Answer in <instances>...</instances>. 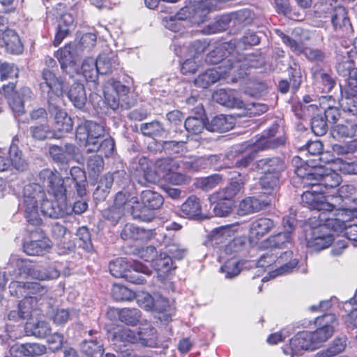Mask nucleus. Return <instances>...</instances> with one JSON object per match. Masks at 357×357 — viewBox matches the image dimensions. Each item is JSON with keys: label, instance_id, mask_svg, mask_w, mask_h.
<instances>
[{"label": "nucleus", "instance_id": "1", "mask_svg": "<svg viewBox=\"0 0 357 357\" xmlns=\"http://www.w3.org/2000/svg\"><path fill=\"white\" fill-rule=\"evenodd\" d=\"M23 204L25 218L32 225H40L43 222L38 213L39 208L43 213L52 215V211H50L53 208L52 202L47 198L45 190L38 182L29 183L24 188Z\"/></svg>", "mask_w": 357, "mask_h": 357}, {"label": "nucleus", "instance_id": "2", "mask_svg": "<svg viewBox=\"0 0 357 357\" xmlns=\"http://www.w3.org/2000/svg\"><path fill=\"white\" fill-rule=\"evenodd\" d=\"M179 164L172 158H162L155 162L146 157L139 160L138 166L134 172V176L140 185L155 183L164 178L173 171H178Z\"/></svg>", "mask_w": 357, "mask_h": 357}, {"label": "nucleus", "instance_id": "3", "mask_svg": "<svg viewBox=\"0 0 357 357\" xmlns=\"http://www.w3.org/2000/svg\"><path fill=\"white\" fill-rule=\"evenodd\" d=\"M301 204L310 211H314L310 218H319V220L326 222L327 225L335 229L342 226L343 222L340 221V218L335 217L336 213H333L335 205L328 202L323 192L318 188H312L311 186L310 190L304 192L301 195Z\"/></svg>", "mask_w": 357, "mask_h": 357}, {"label": "nucleus", "instance_id": "4", "mask_svg": "<svg viewBox=\"0 0 357 357\" xmlns=\"http://www.w3.org/2000/svg\"><path fill=\"white\" fill-rule=\"evenodd\" d=\"M35 179L53 197L54 201L58 204V207L62 209L66 206L67 189L64 178L56 168L41 169Z\"/></svg>", "mask_w": 357, "mask_h": 357}, {"label": "nucleus", "instance_id": "5", "mask_svg": "<svg viewBox=\"0 0 357 357\" xmlns=\"http://www.w3.org/2000/svg\"><path fill=\"white\" fill-rule=\"evenodd\" d=\"M310 229L305 231V238L307 247L315 251L328 248L333 241V236L328 231H337L343 227L335 229L326 225V222L319 220V218H309L307 221Z\"/></svg>", "mask_w": 357, "mask_h": 357}, {"label": "nucleus", "instance_id": "6", "mask_svg": "<svg viewBox=\"0 0 357 357\" xmlns=\"http://www.w3.org/2000/svg\"><path fill=\"white\" fill-rule=\"evenodd\" d=\"M321 169H313L309 172H303L302 167L294 169L295 174L304 180L305 184L318 188L325 194L328 190L335 188L342 182L341 176L334 171L323 174Z\"/></svg>", "mask_w": 357, "mask_h": 357}, {"label": "nucleus", "instance_id": "7", "mask_svg": "<svg viewBox=\"0 0 357 357\" xmlns=\"http://www.w3.org/2000/svg\"><path fill=\"white\" fill-rule=\"evenodd\" d=\"M236 49V40L219 43L206 54L205 62L208 65L218 66L215 68L218 70H227V73L230 74L235 69L233 54Z\"/></svg>", "mask_w": 357, "mask_h": 357}, {"label": "nucleus", "instance_id": "8", "mask_svg": "<svg viewBox=\"0 0 357 357\" xmlns=\"http://www.w3.org/2000/svg\"><path fill=\"white\" fill-rule=\"evenodd\" d=\"M42 78L43 81L40 83V89L47 93L49 105L58 107L59 103L62 101L64 91L63 80L47 68L43 70Z\"/></svg>", "mask_w": 357, "mask_h": 357}, {"label": "nucleus", "instance_id": "9", "mask_svg": "<svg viewBox=\"0 0 357 357\" xmlns=\"http://www.w3.org/2000/svg\"><path fill=\"white\" fill-rule=\"evenodd\" d=\"M335 317L333 314L326 313L315 319L314 324L317 328L310 332V338L314 349L319 348L324 342L327 341L334 332L333 323Z\"/></svg>", "mask_w": 357, "mask_h": 357}, {"label": "nucleus", "instance_id": "10", "mask_svg": "<svg viewBox=\"0 0 357 357\" xmlns=\"http://www.w3.org/2000/svg\"><path fill=\"white\" fill-rule=\"evenodd\" d=\"M313 85L322 93H330L336 85V79L331 68L316 64L310 68Z\"/></svg>", "mask_w": 357, "mask_h": 357}, {"label": "nucleus", "instance_id": "11", "mask_svg": "<svg viewBox=\"0 0 357 357\" xmlns=\"http://www.w3.org/2000/svg\"><path fill=\"white\" fill-rule=\"evenodd\" d=\"M314 350L315 349L310 338V331H307L298 332L282 347L284 354L291 357L300 356L305 351Z\"/></svg>", "mask_w": 357, "mask_h": 357}, {"label": "nucleus", "instance_id": "12", "mask_svg": "<svg viewBox=\"0 0 357 357\" xmlns=\"http://www.w3.org/2000/svg\"><path fill=\"white\" fill-rule=\"evenodd\" d=\"M275 227L274 221L268 218L261 217L252 222L248 231V240L251 244L258 242Z\"/></svg>", "mask_w": 357, "mask_h": 357}, {"label": "nucleus", "instance_id": "13", "mask_svg": "<svg viewBox=\"0 0 357 357\" xmlns=\"http://www.w3.org/2000/svg\"><path fill=\"white\" fill-rule=\"evenodd\" d=\"M157 234L155 229H146L134 224L127 223L121 230V237L125 241L146 242L155 238Z\"/></svg>", "mask_w": 357, "mask_h": 357}, {"label": "nucleus", "instance_id": "14", "mask_svg": "<svg viewBox=\"0 0 357 357\" xmlns=\"http://www.w3.org/2000/svg\"><path fill=\"white\" fill-rule=\"evenodd\" d=\"M128 91L129 88L120 81L112 80L110 86H105L104 89L105 102L111 109L116 110L122 106L121 103L122 95H126Z\"/></svg>", "mask_w": 357, "mask_h": 357}, {"label": "nucleus", "instance_id": "15", "mask_svg": "<svg viewBox=\"0 0 357 357\" xmlns=\"http://www.w3.org/2000/svg\"><path fill=\"white\" fill-rule=\"evenodd\" d=\"M279 126L273 124L264 130L260 137L256 140L255 146L258 150H266L278 148L285 144L286 139L283 137L274 138Z\"/></svg>", "mask_w": 357, "mask_h": 357}, {"label": "nucleus", "instance_id": "16", "mask_svg": "<svg viewBox=\"0 0 357 357\" xmlns=\"http://www.w3.org/2000/svg\"><path fill=\"white\" fill-rule=\"evenodd\" d=\"M325 18H330L331 24L335 31L347 27L351 25L348 12L347 9L342 6L332 7L329 5L326 11L322 15Z\"/></svg>", "mask_w": 357, "mask_h": 357}, {"label": "nucleus", "instance_id": "17", "mask_svg": "<svg viewBox=\"0 0 357 357\" xmlns=\"http://www.w3.org/2000/svg\"><path fill=\"white\" fill-rule=\"evenodd\" d=\"M63 73H68L69 66L75 67L77 63V49L74 45L67 43L59 48L54 54Z\"/></svg>", "mask_w": 357, "mask_h": 357}, {"label": "nucleus", "instance_id": "18", "mask_svg": "<svg viewBox=\"0 0 357 357\" xmlns=\"http://www.w3.org/2000/svg\"><path fill=\"white\" fill-rule=\"evenodd\" d=\"M10 351L14 357H37L45 354L47 348L38 343L15 344Z\"/></svg>", "mask_w": 357, "mask_h": 357}, {"label": "nucleus", "instance_id": "19", "mask_svg": "<svg viewBox=\"0 0 357 357\" xmlns=\"http://www.w3.org/2000/svg\"><path fill=\"white\" fill-rule=\"evenodd\" d=\"M208 200L213 206V211L215 215L218 217L228 216L233 211L236 204L235 200L225 198L215 192L209 196Z\"/></svg>", "mask_w": 357, "mask_h": 357}, {"label": "nucleus", "instance_id": "20", "mask_svg": "<svg viewBox=\"0 0 357 357\" xmlns=\"http://www.w3.org/2000/svg\"><path fill=\"white\" fill-rule=\"evenodd\" d=\"M2 91L12 110L18 115L22 114L24 112V105L16 89V82H8L3 85Z\"/></svg>", "mask_w": 357, "mask_h": 357}, {"label": "nucleus", "instance_id": "21", "mask_svg": "<svg viewBox=\"0 0 357 357\" xmlns=\"http://www.w3.org/2000/svg\"><path fill=\"white\" fill-rule=\"evenodd\" d=\"M176 139L164 141L162 147L165 153L169 155L182 154L187 152L186 144L188 141V135L183 130L176 131L174 135Z\"/></svg>", "mask_w": 357, "mask_h": 357}, {"label": "nucleus", "instance_id": "22", "mask_svg": "<svg viewBox=\"0 0 357 357\" xmlns=\"http://www.w3.org/2000/svg\"><path fill=\"white\" fill-rule=\"evenodd\" d=\"M256 167L259 172L270 173L282 176V173L287 167L283 159L275 156L260 159L257 161Z\"/></svg>", "mask_w": 357, "mask_h": 357}, {"label": "nucleus", "instance_id": "23", "mask_svg": "<svg viewBox=\"0 0 357 357\" xmlns=\"http://www.w3.org/2000/svg\"><path fill=\"white\" fill-rule=\"evenodd\" d=\"M213 98L215 102L227 107L241 109L244 107L243 102L236 96L234 90L218 89L214 92Z\"/></svg>", "mask_w": 357, "mask_h": 357}, {"label": "nucleus", "instance_id": "24", "mask_svg": "<svg viewBox=\"0 0 357 357\" xmlns=\"http://www.w3.org/2000/svg\"><path fill=\"white\" fill-rule=\"evenodd\" d=\"M268 206V203L256 197H246L240 201L237 213L244 216L259 212Z\"/></svg>", "mask_w": 357, "mask_h": 357}, {"label": "nucleus", "instance_id": "25", "mask_svg": "<svg viewBox=\"0 0 357 357\" xmlns=\"http://www.w3.org/2000/svg\"><path fill=\"white\" fill-rule=\"evenodd\" d=\"M96 63L98 73L108 75L117 69L119 66V60L116 54L102 53L99 54L96 60Z\"/></svg>", "mask_w": 357, "mask_h": 357}, {"label": "nucleus", "instance_id": "26", "mask_svg": "<svg viewBox=\"0 0 357 357\" xmlns=\"http://www.w3.org/2000/svg\"><path fill=\"white\" fill-rule=\"evenodd\" d=\"M229 75L227 73V70L208 69L195 78V84L198 87L206 89L220 79H225Z\"/></svg>", "mask_w": 357, "mask_h": 357}, {"label": "nucleus", "instance_id": "27", "mask_svg": "<svg viewBox=\"0 0 357 357\" xmlns=\"http://www.w3.org/2000/svg\"><path fill=\"white\" fill-rule=\"evenodd\" d=\"M39 236L37 239H31L29 242H26L23 245L24 252L31 256H38L43 255L48 249L50 248V241L43 234H38Z\"/></svg>", "mask_w": 357, "mask_h": 357}, {"label": "nucleus", "instance_id": "28", "mask_svg": "<svg viewBox=\"0 0 357 357\" xmlns=\"http://www.w3.org/2000/svg\"><path fill=\"white\" fill-rule=\"evenodd\" d=\"M235 68L248 70L252 68H259L264 66L265 59L261 52H255L241 56L234 60Z\"/></svg>", "mask_w": 357, "mask_h": 357}, {"label": "nucleus", "instance_id": "29", "mask_svg": "<svg viewBox=\"0 0 357 357\" xmlns=\"http://www.w3.org/2000/svg\"><path fill=\"white\" fill-rule=\"evenodd\" d=\"M201 213L200 199L194 195L189 196L179 208V215L185 218L192 219L199 216Z\"/></svg>", "mask_w": 357, "mask_h": 357}, {"label": "nucleus", "instance_id": "30", "mask_svg": "<svg viewBox=\"0 0 357 357\" xmlns=\"http://www.w3.org/2000/svg\"><path fill=\"white\" fill-rule=\"evenodd\" d=\"M235 125L232 116L219 114L214 116L206 124V128L211 132H224L231 130Z\"/></svg>", "mask_w": 357, "mask_h": 357}, {"label": "nucleus", "instance_id": "31", "mask_svg": "<svg viewBox=\"0 0 357 357\" xmlns=\"http://www.w3.org/2000/svg\"><path fill=\"white\" fill-rule=\"evenodd\" d=\"M3 45L6 52L12 54H19L23 51V45L18 34L14 30L6 29L1 35Z\"/></svg>", "mask_w": 357, "mask_h": 357}, {"label": "nucleus", "instance_id": "32", "mask_svg": "<svg viewBox=\"0 0 357 357\" xmlns=\"http://www.w3.org/2000/svg\"><path fill=\"white\" fill-rule=\"evenodd\" d=\"M151 271L145 265L139 262H134L130 264L124 279L132 284H142L146 282V279L142 273L149 275Z\"/></svg>", "mask_w": 357, "mask_h": 357}, {"label": "nucleus", "instance_id": "33", "mask_svg": "<svg viewBox=\"0 0 357 357\" xmlns=\"http://www.w3.org/2000/svg\"><path fill=\"white\" fill-rule=\"evenodd\" d=\"M54 116V131L58 132V137H62L65 134L73 130V122L68 113L63 109H57Z\"/></svg>", "mask_w": 357, "mask_h": 357}, {"label": "nucleus", "instance_id": "34", "mask_svg": "<svg viewBox=\"0 0 357 357\" xmlns=\"http://www.w3.org/2000/svg\"><path fill=\"white\" fill-rule=\"evenodd\" d=\"M112 340L114 344L126 346L130 344L137 343L139 337L135 331L121 326L113 333Z\"/></svg>", "mask_w": 357, "mask_h": 357}, {"label": "nucleus", "instance_id": "35", "mask_svg": "<svg viewBox=\"0 0 357 357\" xmlns=\"http://www.w3.org/2000/svg\"><path fill=\"white\" fill-rule=\"evenodd\" d=\"M298 263V259L294 257V253L291 250H287L282 253L279 257L277 256L275 266L280 273H289L295 268Z\"/></svg>", "mask_w": 357, "mask_h": 357}, {"label": "nucleus", "instance_id": "36", "mask_svg": "<svg viewBox=\"0 0 357 357\" xmlns=\"http://www.w3.org/2000/svg\"><path fill=\"white\" fill-rule=\"evenodd\" d=\"M140 201L145 208L152 211L159 209L164 204L163 197L151 190H144L141 192Z\"/></svg>", "mask_w": 357, "mask_h": 357}, {"label": "nucleus", "instance_id": "37", "mask_svg": "<svg viewBox=\"0 0 357 357\" xmlns=\"http://www.w3.org/2000/svg\"><path fill=\"white\" fill-rule=\"evenodd\" d=\"M68 97L76 108H84L86 102L84 85L79 82H74L68 92Z\"/></svg>", "mask_w": 357, "mask_h": 357}, {"label": "nucleus", "instance_id": "38", "mask_svg": "<svg viewBox=\"0 0 357 357\" xmlns=\"http://www.w3.org/2000/svg\"><path fill=\"white\" fill-rule=\"evenodd\" d=\"M253 13L249 9H241L236 12L230 13L227 16H222L217 22L222 23L224 26L222 29H225L228 23L234 20L239 24L245 25L250 24L252 21Z\"/></svg>", "mask_w": 357, "mask_h": 357}, {"label": "nucleus", "instance_id": "39", "mask_svg": "<svg viewBox=\"0 0 357 357\" xmlns=\"http://www.w3.org/2000/svg\"><path fill=\"white\" fill-rule=\"evenodd\" d=\"M70 175L78 196L82 197L86 195L87 181L85 172L78 167H73L70 169Z\"/></svg>", "mask_w": 357, "mask_h": 357}, {"label": "nucleus", "instance_id": "40", "mask_svg": "<svg viewBox=\"0 0 357 357\" xmlns=\"http://www.w3.org/2000/svg\"><path fill=\"white\" fill-rule=\"evenodd\" d=\"M291 239V234L289 231L279 232L270 236L263 242V246L273 250L275 248H282Z\"/></svg>", "mask_w": 357, "mask_h": 357}, {"label": "nucleus", "instance_id": "41", "mask_svg": "<svg viewBox=\"0 0 357 357\" xmlns=\"http://www.w3.org/2000/svg\"><path fill=\"white\" fill-rule=\"evenodd\" d=\"M136 333L139 337L138 342H139L142 345L149 347H156V330L153 326L139 327Z\"/></svg>", "mask_w": 357, "mask_h": 357}, {"label": "nucleus", "instance_id": "42", "mask_svg": "<svg viewBox=\"0 0 357 357\" xmlns=\"http://www.w3.org/2000/svg\"><path fill=\"white\" fill-rule=\"evenodd\" d=\"M260 174L261 176L259 182L263 190L267 191L268 193H271L280 188L281 176L266 172H260Z\"/></svg>", "mask_w": 357, "mask_h": 357}, {"label": "nucleus", "instance_id": "43", "mask_svg": "<svg viewBox=\"0 0 357 357\" xmlns=\"http://www.w3.org/2000/svg\"><path fill=\"white\" fill-rule=\"evenodd\" d=\"M114 146V140L112 138H106L101 142H99V140L92 142V145L88 148V151L100 152L105 157L107 158L113 154Z\"/></svg>", "mask_w": 357, "mask_h": 357}, {"label": "nucleus", "instance_id": "44", "mask_svg": "<svg viewBox=\"0 0 357 357\" xmlns=\"http://www.w3.org/2000/svg\"><path fill=\"white\" fill-rule=\"evenodd\" d=\"M205 159L206 168L210 167L215 170H220L233 167V162L229 161L228 157L222 154L205 156Z\"/></svg>", "mask_w": 357, "mask_h": 357}, {"label": "nucleus", "instance_id": "45", "mask_svg": "<svg viewBox=\"0 0 357 357\" xmlns=\"http://www.w3.org/2000/svg\"><path fill=\"white\" fill-rule=\"evenodd\" d=\"M75 146L73 144H66L65 149L57 145L50 146L49 153L52 160L56 163L67 164V151H74Z\"/></svg>", "mask_w": 357, "mask_h": 357}, {"label": "nucleus", "instance_id": "46", "mask_svg": "<svg viewBox=\"0 0 357 357\" xmlns=\"http://www.w3.org/2000/svg\"><path fill=\"white\" fill-rule=\"evenodd\" d=\"M142 313L139 310L132 307L121 308L120 321L127 326H137L141 319Z\"/></svg>", "mask_w": 357, "mask_h": 357}, {"label": "nucleus", "instance_id": "47", "mask_svg": "<svg viewBox=\"0 0 357 357\" xmlns=\"http://www.w3.org/2000/svg\"><path fill=\"white\" fill-rule=\"evenodd\" d=\"M332 135L337 138L354 137L357 135V123L347 121L346 124H337L333 128Z\"/></svg>", "mask_w": 357, "mask_h": 357}, {"label": "nucleus", "instance_id": "48", "mask_svg": "<svg viewBox=\"0 0 357 357\" xmlns=\"http://www.w3.org/2000/svg\"><path fill=\"white\" fill-rule=\"evenodd\" d=\"M154 268L160 275H168L176 267L173 266V261L170 256L160 254L154 261Z\"/></svg>", "mask_w": 357, "mask_h": 357}, {"label": "nucleus", "instance_id": "49", "mask_svg": "<svg viewBox=\"0 0 357 357\" xmlns=\"http://www.w3.org/2000/svg\"><path fill=\"white\" fill-rule=\"evenodd\" d=\"M287 72L292 89L294 91H298L303 82L301 65L297 61L293 62L287 68Z\"/></svg>", "mask_w": 357, "mask_h": 357}, {"label": "nucleus", "instance_id": "50", "mask_svg": "<svg viewBox=\"0 0 357 357\" xmlns=\"http://www.w3.org/2000/svg\"><path fill=\"white\" fill-rule=\"evenodd\" d=\"M234 227V225H227L213 229L211 231L213 239L220 243H225L234 236L237 231Z\"/></svg>", "mask_w": 357, "mask_h": 357}, {"label": "nucleus", "instance_id": "51", "mask_svg": "<svg viewBox=\"0 0 357 357\" xmlns=\"http://www.w3.org/2000/svg\"><path fill=\"white\" fill-rule=\"evenodd\" d=\"M336 70L339 75L343 77L357 76V68L354 61L348 57H343L338 61Z\"/></svg>", "mask_w": 357, "mask_h": 357}, {"label": "nucleus", "instance_id": "52", "mask_svg": "<svg viewBox=\"0 0 357 357\" xmlns=\"http://www.w3.org/2000/svg\"><path fill=\"white\" fill-rule=\"evenodd\" d=\"M112 296L116 301H131L136 297V294L124 285L114 284L112 289Z\"/></svg>", "mask_w": 357, "mask_h": 357}, {"label": "nucleus", "instance_id": "53", "mask_svg": "<svg viewBox=\"0 0 357 357\" xmlns=\"http://www.w3.org/2000/svg\"><path fill=\"white\" fill-rule=\"evenodd\" d=\"M185 169L194 172H199L206 169L205 156L185 155L182 160Z\"/></svg>", "mask_w": 357, "mask_h": 357}, {"label": "nucleus", "instance_id": "54", "mask_svg": "<svg viewBox=\"0 0 357 357\" xmlns=\"http://www.w3.org/2000/svg\"><path fill=\"white\" fill-rule=\"evenodd\" d=\"M130 265L123 258H117L109 263V270L114 278H123Z\"/></svg>", "mask_w": 357, "mask_h": 357}, {"label": "nucleus", "instance_id": "55", "mask_svg": "<svg viewBox=\"0 0 357 357\" xmlns=\"http://www.w3.org/2000/svg\"><path fill=\"white\" fill-rule=\"evenodd\" d=\"M82 74L87 82H95L98 77L96 61L92 58L84 59L81 66Z\"/></svg>", "mask_w": 357, "mask_h": 357}, {"label": "nucleus", "instance_id": "56", "mask_svg": "<svg viewBox=\"0 0 357 357\" xmlns=\"http://www.w3.org/2000/svg\"><path fill=\"white\" fill-rule=\"evenodd\" d=\"M346 347V338H335L326 350L317 354L319 357H333L342 352Z\"/></svg>", "mask_w": 357, "mask_h": 357}, {"label": "nucleus", "instance_id": "57", "mask_svg": "<svg viewBox=\"0 0 357 357\" xmlns=\"http://www.w3.org/2000/svg\"><path fill=\"white\" fill-rule=\"evenodd\" d=\"M162 243L165 244L167 255L171 258L181 259L185 255L186 250L181 248V245L172 240L167 239L166 236L162 241Z\"/></svg>", "mask_w": 357, "mask_h": 357}, {"label": "nucleus", "instance_id": "58", "mask_svg": "<svg viewBox=\"0 0 357 357\" xmlns=\"http://www.w3.org/2000/svg\"><path fill=\"white\" fill-rule=\"evenodd\" d=\"M82 349L88 357H102L104 351L102 345L96 340L84 341Z\"/></svg>", "mask_w": 357, "mask_h": 357}, {"label": "nucleus", "instance_id": "59", "mask_svg": "<svg viewBox=\"0 0 357 357\" xmlns=\"http://www.w3.org/2000/svg\"><path fill=\"white\" fill-rule=\"evenodd\" d=\"M276 33L281 38L282 43L287 47H289L291 50L295 54L300 55L305 52V47L304 44L300 41L298 42L296 40L291 38L288 35L284 34L280 30H276Z\"/></svg>", "mask_w": 357, "mask_h": 357}, {"label": "nucleus", "instance_id": "60", "mask_svg": "<svg viewBox=\"0 0 357 357\" xmlns=\"http://www.w3.org/2000/svg\"><path fill=\"white\" fill-rule=\"evenodd\" d=\"M76 235L78 239L79 247L83 248L86 252H91L93 245L89 229L84 226L80 227L77 230Z\"/></svg>", "mask_w": 357, "mask_h": 357}, {"label": "nucleus", "instance_id": "61", "mask_svg": "<svg viewBox=\"0 0 357 357\" xmlns=\"http://www.w3.org/2000/svg\"><path fill=\"white\" fill-rule=\"evenodd\" d=\"M104 165V160L102 155H93L90 156L86 163L89 174L93 176H98L103 170Z\"/></svg>", "mask_w": 357, "mask_h": 357}, {"label": "nucleus", "instance_id": "62", "mask_svg": "<svg viewBox=\"0 0 357 357\" xmlns=\"http://www.w3.org/2000/svg\"><path fill=\"white\" fill-rule=\"evenodd\" d=\"M206 124L202 119L197 117H188L184 121L185 130L192 135L201 133L206 128Z\"/></svg>", "mask_w": 357, "mask_h": 357}, {"label": "nucleus", "instance_id": "63", "mask_svg": "<svg viewBox=\"0 0 357 357\" xmlns=\"http://www.w3.org/2000/svg\"><path fill=\"white\" fill-rule=\"evenodd\" d=\"M24 288L26 290V296L31 298L37 299L47 293V289L37 282H27L24 284Z\"/></svg>", "mask_w": 357, "mask_h": 357}, {"label": "nucleus", "instance_id": "64", "mask_svg": "<svg viewBox=\"0 0 357 357\" xmlns=\"http://www.w3.org/2000/svg\"><path fill=\"white\" fill-rule=\"evenodd\" d=\"M125 211L115 206H111L102 211L103 218L112 225H116L124 215Z\"/></svg>", "mask_w": 357, "mask_h": 357}]
</instances>
